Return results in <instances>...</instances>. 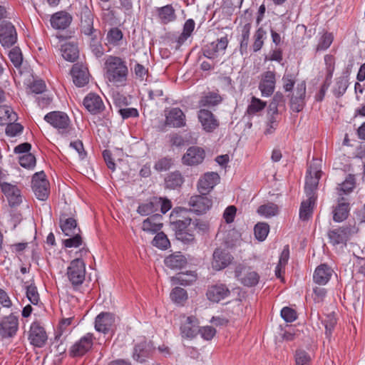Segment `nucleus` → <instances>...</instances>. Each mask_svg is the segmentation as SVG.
<instances>
[{
    "label": "nucleus",
    "mask_w": 365,
    "mask_h": 365,
    "mask_svg": "<svg viewBox=\"0 0 365 365\" xmlns=\"http://www.w3.org/2000/svg\"><path fill=\"white\" fill-rule=\"evenodd\" d=\"M9 57L16 68H19L21 66L23 56L19 47L13 48L9 53Z\"/></svg>",
    "instance_id": "58"
},
{
    "label": "nucleus",
    "mask_w": 365,
    "mask_h": 365,
    "mask_svg": "<svg viewBox=\"0 0 365 365\" xmlns=\"http://www.w3.org/2000/svg\"><path fill=\"white\" fill-rule=\"evenodd\" d=\"M170 297L171 300L178 305H183L188 297L186 290L179 287L173 289Z\"/></svg>",
    "instance_id": "46"
},
{
    "label": "nucleus",
    "mask_w": 365,
    "mask_h": 365,
    "mask_svg": "<svg viewBox=\"0 0 365 365\" xmlns=\"http://www.w3.org/2000/svg\"><path fill=\"white\" fill-rule=\"evenodd\" d=\"M153 245L160 250H166L170 245V241L163 232H158L153 240Z\"/></svg>",
    "instance_id": "57"
},
{
    "label": "nucleus",
    "mask_w": 365,
    "mask_h": 365,
    "mask_svg": "<svg viewBox=\"0 0 365 365\" xmlns=\"http://www.w3.org/2000/svg\"><path fill=\"white\" fill-rule=\"evenodd\" d=\"M26 295L29 301L34 305H38L40 302V296L37 287L31 283L25 286Z\"/></svg>",
    "instance_id": "50"
},
{
    "label": "nucleus",
    "mask_w": 365,
    "mask_h": 365,
    "mask_svg": "<svg viewBox=\"0 0 365 365\" xmlns=\"http://www.w3.org/2000/svg\"><path fill=\"white\" fill-rule=\"evenodd\" d=\"M198 334H200L202 338H203L204 339L210 340L215 335L216 330L212 327L205 326L199 328Z\"/></svg>",
    "instance_id": "64"
},
{
    "label": "nucleus",
    "mask_w": 365,
    "mask_h": 365,
    "mask_svg": "<svg viewBox=\"0 0 365 365\" xmlns=\"http://www.w3.org/2000/svg\"><path fill=\"white\" fill-rule=\"evenodd\" d=\"M156 14L163 24H167L175 20V10L171 4L156 9Z\"/></svg>",
    "instance_id": "33"
},
{
    "label": "nucleus",
    "mask_w": 365,
    "mask_h": 365,
    "mask_svg": "<svg viewBox=\"0 0 365 365\" xmlns=\"http://www.w3.org/2000/svg\"><path fill=\"white\" fill-rule=\"evenodd\" d=\"M296 365H311L312 357L310 354L303 349H297L294 354Z\"/></svg>",
    "instance_id": "54"
},
{
    "label": "nucleus",
    "mask_w": 365,
    "mask_h": 365,
    "mask_svg": "<svg viewBox=\"0 0 365 365\" xmlns=\"http://www.w3.org/2000/svg\"><path fill=\"white\" fill-rule=\"evenodd\" d=\"M82 244V239L78 232L73 234L71 237L63 240V245L66 247H78Z\"/></svg>",
    "instance_id": "63"
},
{
    "label": "nucleus",
    "mask_w": 365,
    "mask_h": 365,
    "mask_svg": "<svg viewBox=\"0 0 365 365\" xmlns=\"http://www.w3.org/2000/svg\"><path fill=\"white\" fill-rule=\"evenodd\" d=\"M44 120L57 129L61 134H67L71 128L68 115L62 111H51L43 118Z\"/></svg>",
    "instance_id": "7"
},
{
    "label": "nucleus",
    "mask_w": 365,
    "mask_h": 365,
    "mask_svg": "<svg viewBox=\"0 0 365 365\" xmlns=\"http://www.w3.org/2000/svg\"><path fill=\"white\" fill-rule=\"evenodd\" d=\"M162 221L163 216L161 215H152L143 222L142 229L147 232L155 233L161 230L163 227Z\"/></svg>",
    "instance_id": "30"
},
{
    "label": "nucleus",
    "mask_w": 365,
    "mask_h": 365,
    "mask_svg": "<svg viewBox=\"0 0 365 365\" xmlns=\"http://www.w3.org/2000/svg\"><path fill=\"white\" fill-rule=\"evenodd\" d=\"M115 315L110 312H101L95 319V329L98 332L108 334L113 329L115 324Z\"/></svg>",
    "instance_id": "16"
},
{
    "label": "nucleus",
    "mask_w": 365,
    "mask_h": 365,
    "mask_svg": "<svg viewBox=\"0 0 365 365\" xmlns=\"http://www.w3.org/2000/svg\"><path fill=\"white\" fill-rule=\"evenodd\" d=\"M150 346L145 340H142L134 346L133 358L138 362H144L150 353Z\"/></svg>",
    "instance_id": "32"
},
{
    "label": "nucleus",
    "mask_w": 365,
    "mask_h": 365,
    "mask_svg": "<svg viewBox=\"0 0 365 365\" xmlns=\"http://www.w3.org/2000/svg\"><path fill=\"white\" fill-rule=\"evenodd\" d=\"M60 226L63 232L67 236H72L76 232H79L80 229L77 227V222L76 220L72 217L68 218H61Z\"/></svg>",
    "instance_id": "37"
},
{
    "label": "nucleus",
    "mask_w": 365,
    "mask_h": 365,
    "mask_svg": "<svg viewBox=\"0 0 365 365\" xmlns=\"http://www.w3.org/2000/svg\"><path fill=\"white\" fill-rule=\"evenodd\" d=\"M205 150L199 146H191L182 157L183 165L195 166L201 164L205 158Z\"/></svg>",
    "instance_id": "12"
},
{
    "label": "nucleus",
    "mask_w": 365,
    "mask_h": 365,
    "mask_svg": "<svg viewBox=\"0 0 365 365\" xmlns=\"http://www.w3.org/2000/svg\"><path fill=\"white\" fill-rule=\"evenodd\" d=\"M173 165V159L171 158L165 157L159 159L155 164V169L158 171H166Z\"/></svg>",
    "instance_id": "60"
},
{
    "label": "nucleus",
    "mask_w": 365,
    "mask_h": 365,
    "mask_svg": "<svg viewBox=\"0 0 365 365\" xmlns=\"http://www.w3.org/2000/svg\"><path fill=\"white\" fill-rule=\"evenodd\" d=\"M279 212L278 206L273 202L260 205L257 209V213L266 218L276 216Z\"/></svg>",
    "instance_id": "43"
},
{
    "label": "nucleus",
    "mask_w": 365,
    "mask_h": 365,
    "mask_svg": "<svg viewBox=\"0 0 365 365\" xmlns=\"http://www.w3.org/2000/svg\"><path fill=\"white\" fill-rule=\"evenodd\" d=\"M32 190L38 200L44 201L49 196L50 184H33Z\"/></svg>",
    "instance_id": "48"
},
{
    "label": "nucleus",
    "mask_w": 365,
    "mask_h": 365,
    "mask_svg": "<svg viewBox=\"0 0 365 365\" xmlns=\"http://www.w3.org/2000/svg\"><path fill=\"white\" fill-rule=\"evenodd\" d=\"M94 15L87 6L81 7L80 13L79 29L81 34L84 36L91 34L93 31H96L93 25Z\"/></svg>",
    "instance_id": "14"
},
{
    "label": "nucleus",
    "mask_w": 365,
    "mask_h": 365,
    "mask_svg": "<svg viewBox=\"0 0 365 365\" xmlns=\"http://www.w3.org/2000/svg\"><path fill=\"white\" fill-rule=\"evenodd\" d=\"M83 106L85 108L93 115H96L103 112L105 106L102 98L96 93H88L83 99Z\"/></svg>",
    "instance_id": "24"
},
{
    "label": "nucleus",
    "mask_w": 365,
    "mask_h": 365,
    "mask_svg": "<svg viewBox=\"0 0 365 365\" xmlns=\"http://www.w3.org/2000/svg\"><path fill=\"white\" fill-rule=\"evenodd\" d=\"M233 257L226 250L217 248L213 253L212 266L215 270H221L227 267Z\"/></svg>",
    "instance_id": "22"
},
{
    "label": "nucleus",
    "mask_w": 365,
    "mask_h": 365,
    "mask_svg": "<svg viewBox=\"0 0 365 365\" xmlns=\"http://www.w3.org/2000/svg\"><path fill=\"white\" fill-rule=\"evenodd\" d=\"M297 73L285 72L282 76V88L289 98L290 108L296 113L302 111L306 105L307 84L305 81L297 82Z\"/></svg>",
    "instance_id": "1"
},
{
    "label": "nucleus",
    "mask_w": 365,
    "mask_h": 365,
    "mask_svg": "<svg viewBox=\"0 0 365 365\" xmlns=\"http://www.w3.org/2000/svg\"><path fill=\"white\" fill-rule=\"evenodd\" d=\"M334 41V36L331 33L325 32L319 38L316 47V51H325L329 48Z\"/></svg>",
    "instance_id": "52"
},
{
    "label": "nucleus",
    "mask_w": 365,
    "mask_h": 365,
    "mask_svg": "<svg viewBox=\"0 0 365 365\" xmlns=\"http://www.w3.org/2000/svg\"><path fill=\"white\" fill-rule=\"evenodd\" d=\"M159 200H156L153 197L149 202L140 204L138 207V212L143 216L151 215L157 211L159 208Z\"/></svg>",
    "instance_id": "39"
},
{
    "label": "nucleus",
    "mask_w": 365,
    "mask_h": 365,
    "mask_svg": "<svg viewBox=\"0 0 365 365\" xmlns=\"http://www.w3.org/2000/svg\"><path fill=\"white\" fill-rule=\"evenodd\" d=\"M88 250L84 247L78 252L79 257L73 259L67 268V277L73 287H78L83 284L86 277V263L81 259L86 256Z\"/></svg>",
    "instance_id": "5"
},
{
    "label": "nucleus",
    "mask_w": 365,
    "mask_h": 365,
    "mask_svg": "<svg viewBox=\"0 0 365 365\" xmlns=\"http://www.w3.org/2000/svg\"><path fill=\"white\" fill-rule=\"evenodd\" d=\"M314 206L309 202L302 201L299 208V218L303 221L308 220L312 215Z\"/></svg>",
    "instance_id": "53"
},
{
    "label": "nucleus",
    "mask_w": 365,
    "mask_h": 365,
    "mask_svg": "<svg viewBox=\"0 0 365 365\" xmlns=\"http://www.w3.org/2000/svg\"><path fill=\"white\" fill-rule=\"evenodd\" d=\"M195 26V21L192 19H187L182 29V32L180 34L182 37V38H185L186 40L192 35Z\"/></svg>",
    "instance_id": "62"
},
{
    "label": "nucleus",
    "mask_w": 365,
    "mask_h": 365,
    "mask_svg": "<svg viewBox=\"0 0 365 365\" xmlns=\"http://www.w3.org/2000/svg\"><path fill=\"white\" fill-rule=\"evenodd\" d=\"M182 36L181 34H168V36H167V40L171 49L177 51L181 47V46L186 41L185 38H182Z\"/></svg>",
    "instance_id": "56"
},
{
    "label": "nucleus",
    "mask_w": 365,
    "mask_h": 365,
    "mask_svg": "<svg viewBox=\"0 0 365 365\" xmlns=\"http://www.w3.org/2000/svg\"><path fill=\"white\" fill-rule=\"evenodd\" d=\"M197 118L202 128L207 133H212L219 127V122L215 115L209 110L200 109L197 113Z\"/></svg>",
    "instance_id": "17"
},
{
    "label": "nucleus",
    "mask_w": 365,
    "mask_h": 365,
    "mask_svg": "<svg viewBox=\"0 0 365 365\" xmlns=\"http://www.w3.org/2000/svg\"><path fill=\"white\" fill-rule=\"evenodd\" d=\"M199 321L194 316L186 317L180 327L181 334L183 337L192 339L198 334Z\"/></svg>",
    "instance_id": "27"
},
{
    "label": "nucleus",
    "mask_w": 365,
    "mask_h": 365,
    "mask_svg": "<svg viewBox=\"0 0 365 365\" xmlns=\"http://www.w3.org/2000/svg\"><path fill=\"white\" fill-rule=\"evenodd\" d=\"M236 276L244 286L249 287L257 285L259 279L257 272L250 269L242 272L236 271Z\"/></svg>",
    "instance_id": "31"
},
{
    "label": "nucleus",
    "mask_w": 365,
    "mask_h": 365,
    "mask_svg": "<svg viewBox=\"0 0 365 365\" xmlns=\"http://www.w3.org/2000/svg\"><path fill=\"white\" fill-rule=\"evenodd\" d=\"M227 36L221 37L215 41L204 45L201 49L203 56L209 59H215L220 51H225L228 46Z\"/></svg>",
    "instance_id": "10"
},
{
    "label": "nucleus",
    "mask_w": 365,
    "mask_h": 365,
    "mask_svg": "<svg viewBox=\"0 0 365 365\" xmlns=\"http://www.w3.org/2000/svg\"><path fill=\"white\" fill-rule=\"evenodd\" d=\"M105 76L108 81L116 86L125 85L128 68L126 61L116 56H108L104 63Z\"/></svg>",
    "instance_id": "2"
},
{
    "label": "nucleus",
    "mask_w": 365,
    "mask_h": 365,
    "mask_svg": "<svg viewBox=\"0 0 365 365\" xmlns=\"http://www.w3.org/2000/svg\"><path fill=\"white\" fill-rule=\"evenodd\" d=\"M281 317L287 322H293L297 319V314L294 309L285 307L281 310Z\"/></svg>",
    "instance_id": "61"
},
{
    "label": "nucleus",
    "mask_w": 365,
    "mask_h": 365,
    "mask_svg": "<svg viewBox=\"0 0 365 365\" xmlns=\"http://www.w3.org/2000/svg\"><path fill=\"white\" fill-rule=\"evenodd\" d=\"M269 232V226L266 222H258L254 227L256 239L260 242L265 240Z\"/></svg>",
    "instance_id": "49"
},
{
    "label": "nucleus",
    "mask_w": 365,
    "mask_h": 365,
    "mask_svg": "<svg viewBox=\"0 0 365 365\" xmlns=\"http://www.w3.org/2000/svg\"><path fill=\"white\" fill-rule=\"evenodd\" d=\"M19 317L14 313L4 316L0 319V338L1 339L13 338L19 330Z\"/></svg>",
    "instance_id": "8"
},
{
    "label": "nucleus",
    "mask_w": 365,
    "mask_h": 365,
    "mask_svg": "<svg viewBox=\"0 0 365 365\" xmlns=\"http://www.w3.org/2000/svg\"><path fill=\"white\" fill-rule=\"evenodd\" d=\"M63 58L70 62H75L79 57L78 46L73 43H66L61 46Z\"/></svg>",
    "instance_id": "34"
},
{
    "label": "nucleus",
    "mask_w": 365,
    "mask_h": 365,
    "mask_svg": "<svg viewBox=\"0 0 365 365\" xmlns=\"http://www.w3.org/2000/svg\"><path fill=\"white\" fill-rule=\"evenodd\" d=\"M230 294L229 288L225 284H216L208 287L206 296L209 301L218 303Z\"/></svg>",
    "instance_id": "18"
},
{
    "label": "nucleus",
    "mask_w": 365,
    "mask_h": 365,
    "mask_svg": "<svg viewBox=\"0 0 365 365\" xmlns=\"http://www.w3.org/2000/svg\"><path fill=\"white\" fill-rule=\"evenodd\" d=\"M1 190L11 207L19 205L22 202L20 190L13 184H0Z\"/></svg>",
    "instance_id": "20"
},
{
    "label": "nucleus",
    "mask_w": 365,
    "mask_h": 365,
    "mask_svg": "<svg viewBox=\"0 0 365 365\" xmlns=\"http://www.w3.org/2000/svg\"><path fill=\"white\" fill-rule=\"evenodd\" d=\"M333 269L326 264L319 265L314 270L313 280L319 285H325L330 280Z\"/></svg>",
    "instance_id": "28"
},
{
    "label": "nucleus",
    "mask_w": 365,
    "mask_h": 365,
    "mask_svg": "<svg viewBox=\"0 0 365 365\" xmlns=\"http://www.w3.org/2000/svg\"><path fill=\"white\" fill-rule=\"evenodd\" d=\"M29 339L32 345L36 347H42L47 340V335L44 329L38 323L31 324Z\"/></svg>",
    "instance_id": "21"
},
{
    "label": "nucleus",
    "mask_w": 365,
    "mask_h": 365,
    "mask_svg": "<svg viewBox=\"0 0 365 365\" xmlns=\"http://www.w3.org/2000/svg\"><path fill=\"white\" fill-rule=\"evenodd\" d=\"M74 84L83 87L88 83V72L81 65L74 64L71 71Z\"/></svg>",
    "instance_id": "29"
},
{
    "label": "nucleus",
    "mask_w": 365,
    "mask_h": 365,
    "mask_svg": "<svg viewBox=\"0 0 365 365\" xmlns=\"http://www.w3.org/2000/svg\"><path fill=\"white\" fill-rule=\"evenodd\" d=\"M276 84V73L272 71H264L259 84L262 96L268 97L272 95Z\"/></svg>",
    "instance_id": "15"
},
{
    "label": "nucleus",
    "mask_w": 365,
    "mask_h": 365,
    "mask_svg": "<svg viewBox=\"0 0 365 365\" xmlns=\"http://www.w3.org/2000/svg\"><path fill=\"white\" fill-rule=\"evenodd\" d=\"M19 163L25 168H32L36 165V158L31 153L24 154L19 157Z\"/></svg>",
    "instance_id": "59"
},
{
    "label": "nucleus",
    "mask_w": 365,
    "mask_h": 365,
    "mask_svg": "<svg viewBox=\"0 0 365 365\" xmlns=\"http://www.w3.org/2000/svg\"><path fill=\"white\" fill-rule=\"evenodd\" d=\"M197 188L200 195L192 196L189 200V205L194 212L200 215L205 213L212 207V200L208 195L214 186L211 184H197Z\"/></svg>",
    "instance_id": "4"
},
{
    "label": "nucleus",
    "mask_w": 365,
    "mask_h": 365,
    "mask_svg": "<svg viewBox=\"0 0 365 365\" xmlns=\"http://www.w3.org/2000/svg\"><path fill=\"white\" fill-rule=\"evenodd\" d=\"M354 190V184H338L337 204L333 207V220L341 222L347 219L350 212L349 195Z\"/></svg>",
    "instance_id": "3"
},
{
    "label": "nucleus",
    "mask_w": 365,
    "mask_h": 365,
    "mask_svg": "<svg viewBox=\"0 0 365 365\" xmlns=\"http://www.w3.org/2000/svg\"><path fill=\"white\" fill-rule=\"evenodd\" d=\"M6 125L5 133L9 137H15L24 130V126L20 123H15V121L8 122Z\"/></svg>",
    "instance_id": "55"
},
{
    "label": "nucleus",
    "mask_w": 365,
    "mask_h": 365,
    "mask_svg": "<svg viewBox=\"0 0 365 365\" xmlns=\"http://www.w3.org/2000/svg\"><path fill=\"white\" fill-rule=\"evenodd\" d=\"M187 212V210L182 207H176L172 211L170 215L171 219L180 217V219H176L175 221L171 222L173 229L175 230V235H178V233L183 232V231L189 230L188 227L191 225L192 220L190 217L185 216V214Z\"/></svg>",
    "instance_id": "9"
},
{
    "label": "nucleus",
    "mask_w": 365,
    "mask_h": 365,
    "mask_svg": "<svg viewBox=\"0 0 365 365\" xmlns=\"http://www.w3.org/2000/svg\"><path fill=\"white\" fill-rule=\"evenodd\" d=\"M17 114L8 106H0V125H6L8 122L16 121Z\"/></svg>",
    "instance_id": "41"
},
{
    "label": "nucleus",
    "mask_w": 365,
    "mask_h": 365,
    "mask_svg": "<svg viewBox=\"0 0 365 365\" xmlns=\"http://www.w3.org/2000/svg\"><path fill=\"white\" fill-rule=\"evenodd\" d=\"M357 231L356 226L351 225L332 229L328 232L329 242L336 248H344L346 246L350 237Z\"/></svg>",
    "instance_id": "6"
},
{
    "label": "nucleus",
    "mask_w": 365,
    "mask_h": 365,
    "mask_svg": "<svg viewBox=\"0 0 365 365\" xmlns=\"http://www.w3.org/2000/svg\"><path fill=\"white\" fill-rule=\"evenodd\" d=\"M123 33L118 27L110 28L106 34V39L110 45L118 46L122 44Z\"/></svg>",
    "instance_id": "40"
},
{
    "label": "nucleus",
    "mask_w": 365,
    "mask_h": 365,
    "mask_svg": "<svg viewBox=\"0 0 365 365\" xmlns=\"http://www.w3.org/2000/svg\"><path fill=\"white\" fill-rule=\"evenodd\" d=\"M349 86V79L347 75H342L336 79L333 93L337 98L344 95Z\"/></svg>",
    "instance_id": "44"
},
{
    "label": "nucleus",
    "mask_w": 365,
    "mask_h": 365,
    "mask_svg": "<svg viewBox=\"0 0 365 365\" xmlns=\"http://www.w3.org/2000/svg\"><path fill=\"white\" fill-rule=\"evenodd\" d=\"M285 99L284 95L281 92H277L270 102L268 107V113L279 114L278 108L284 107Z\"/></svg>",
    "instance_id": "45"
},
{
    "label": "nucleus",
    "mask_w": 365,
    "mask_h": 365,
    "mask_svg": "<svg viewBox=\"0 0 365 365\" xmlns=\"http://www.w3.org/2000/svg\"><path fill=\"white\" fill-rule=\"evenodd\" d=\"M317 190L318 184H305L304 192L307 199L303 201L315 205L317 199Z\"/></svg>",
    "instance_id": "51"
},
{
    "label": "nucleus",
    "mask_w": 365,
    "mask_h": 365,
    "mask_svg": "<svg viewBox=\"0 0 365 365\" xmlns=\"http://www.w3.org/2000/svg\"><path fill=\"white\" fill-rule=\"evenodd\" d=\"M17 40V33L14 26L9 21L0 24V43L4 47L12 46Z\"/></svg>",
    "instance_id": "13"
},
{
    "label": "nucleus",
    "mask_w": 365,
    "mask_h": 365,
    "mask_svg": "<svg viewBox=\"0 0 365 365\" xmlns=\"http://www.w3.org/2000/svg\"><path fill=\"white\" fill-rule=\"evenodd\" d=\"M88 38V45L91 51L97 58L104 54V47L102 44L103 34L101 30L93 31L91 34L85 35Z\"/></svg>",
    "instance_id": "19"
},
{
    "label": "nucleus",
    "mask_w": 365,
    "mask_h": 365,
    "mask_svg": "<svg viewBox=\"0 0 365 365\" xmlns=\"http://www.w3.org/2000/svg\"><path fill=\"white\" fill-rule=\"evenodd\" d=\"M266 102L255 96L252 97L250 103L247 106L246 114L249 115H256L266 107Z\"/></svg>",
    "instance_id": "47"
},
{
    "label": "nucleus",
    "mask_w": 365,
    "mask_h": 365,
    "mask_svg": "<svg viewBox=\"0 0 365 365\" xmlns=\"http://www.w3.org/2000/svg\"><path fill=\"white\" fill-rule=\"evenodd\" d=\"M164 262L168 267L173 269H182L187 264L186 258L179 252L168 256Z\"/></svg>",
    "instance_id": "35"
},
{
    "label": "nucleus",
    "mask_w": 365,
    "mask_h": 365,
    "mask_svg": "<svg viewBox=\"0 0 365 365\" xmlns=\"http://www.w3.org/2000/svg\"><path fill=\"white\" fill-rule=\"evenodd\" d=\"M267 32L263 27H259L253 36V43L252 45L253 52L256 53L262 49L264 46V40L266 38Z\"/></svg>",
    "instance_id": "42"
},
{
    "label": "nucleus",
    "mask_w": 365,
    "mask_h": 365,
    "mask_svg": "<svg viewBox=\"0 0 365 365\" xmlns=\"http://www.w3.org/2000/svg\"><path fill=\"white\" fill-rule=\"evenodd\" d=\"M222 101V98L217 93L208 92L200 98L199 105L201 107H212L220 104Z\"/></svg>",
    "instance_id": "38"
},
{
    "label": "nucleus",
    "mask_w": 365,
    "mask_h": 365,
    "mask_svg": "<svg viewBox=\"0 0 365 365\" xmlns=\"http://www.w3.org/2000/svg\"><path fill=\"white\" fill-rule=\"evenodd\" d=\"M197 279L196 274L190 272V273L180 272L175 276L170 277V282L173 284H180L187 286L195 282Z\"/></svg>",
    "instance_id": "36"
},
{
    "label": "nucleus",
    "mask_w": 365,
    "mask_h": 365,
    "mask_svg": "<svg viewBox=\"0 0 365 365\" xmlns=\"http://www.w3.org/2000/svg\"><path fill=\"white\" fill-rule=\"evenodd\" d=\"M72 19V16L69 13L66 11H60L51 16L50 22L54 29L63 30L70 26Z\"/></svg>",
    "instance_id": "26"
},
{
    "label": "nucleus",
    "mask_w": 365,
    "mask_h": 365,
    "mask_svg": "<svg viewBox=\"0 0 365 365\" xmlns=\"http://www.w3.org/2000/svg\"><path fill=\"white\" fill-rule=\"evenodd\" d=\"M166 125L173 128H182L186 125L185 115L179 108H173L165 115Z\"/></svg>",
    "instance_id": "23"
},
{
    "label": "nucleus",
    "mask_w": 365,
    "mask_h": 365,
    "mask_svg": "<svg viewBox=\"0 0 365 365\" xmlns=\"http://www.w3.org/2000/svg\"><path fill=\"white\" fill-rule=\"evenodd\" d=\"M324 173L322 171V160L313 158L309 163L305 176V182H319Z\"/></svg>",
    "instance_id": "25"
},
{
    "label": "nucleus",
    "mask_w": 365,
    "mask_h": 365,
    "mask_svg": "<svg viewBox=\"0 0 365 365\" xmlns=\"http://www.w3.org/2000/svg\"><path fill=\"white\" fill-rule=\"evenodd\" d=\"M93 334L87 333L75 342L70 349V354L73 357L82 356L89 351L93 345L94 340Z\"/></svg>",
    "instance_id": "11"
}]
</instances>
